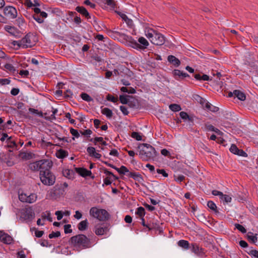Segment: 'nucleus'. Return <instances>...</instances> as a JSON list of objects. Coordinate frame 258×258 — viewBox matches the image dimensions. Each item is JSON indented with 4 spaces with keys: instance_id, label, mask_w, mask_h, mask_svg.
Instances as JSON below:
<instances>
[{
    "instance_id": "nucleus-1",
    "label": "nucleus",
    "mask_w": 258,
    "mask_h": 258,
    "mask_svg": "<svg viewBox=\"0 0 258 258\" xmlns=\"http://www.w3.org/2000/svg\"><path fill=\"white\" fill-rule=\"evenodd\" d=\"M111 32L115 36H119L126 41L131 47L136 49L144 50L149 44L148 41L143 37L139 38L138 42L140 43H138L132 36H128L124 33L116 31H111Z\"/></svg>"
},
{
    "instance_id": "nucleus-2",
    "label": "nucleus",
    "mask_w": 258,
    "mask_h": 258,
    "mask_svg": "<svg viewBox=\"0 0 258 258\" xmlns=\"http://www.w3.org/2000/svg\"><path fill=\"white\" fill-rule=\"evenodd\" d=\"M69 241L77 251L90 248L93 245L91 239L84 234L73 236Z\"/></svg>"
},
{
    "instance_id": "nucleus-3",
    "label": "nucleus",
    "mask_w": 258,
    "mask_h": 258,
    "mask_svg": "<svg viewBox=\"0 0 258 258\" xmlns=\"http://www.w3.org/2000/svg\"><path fill=\"white\" fill-rule=\"evenodd\" d=\"M142 147L139 152L140 158L143 161L154 160L157 156L155 148L149 144H143L139 147Z\"/></svg>"
},
{
    "instance_id": "nucleus-4",
    "label": "nucleus",
    "mask_w": 258,
    "mask_h": 258,
    "mask_svg": "<svg viewBox=\"0 0 258 258\" xmlns=\"http://www.w3.org/2000/svg\"><path fill=\"white\" fill-rule=\"evenodd\" d=\"M89 213L91 216L97 219L100 221L108 220L110 217L108 212L105 209L92 207L90 209Z\"/></svg>"
},
{
    "instance_id": "nucleus-5",
    "label": "nucleus",
    "mask_w": 258,
    "mask_h": 258,
    "mask_svg": "<svg viewBox=\"0 0 258 258\" xmlns=\"http://www.w3.org/2000/svg\"><path fill=\"white\" fill-rule=\"evenodd\" d=\"M40 175V179L42 183L46 185H53L55 181V177L51 172H44Z\"/></svg>"
},
{
    "instance_id": "nucleus-6",
    "label": "nucleus",
    "mask_w": 258,
    "mask_h": 258,
    "mask_svg": "<svg viewBox=\"0 0 258 258\" xmlns=\"http://www.w3.org/2000/svg\"><path fill=\"white\" fill-rule=\"evenodd\" d=\"M32 34L28 33L21 39V47L23 48L32 47L35 44V41L32 40L33 37Z\"/></svg>"
},
{
    "instance_id": "nucleus-7",
    "label": "nucleus",
    "mask_w": 258,
    "mask_h": 258,
    "mask_svg": "<svg viewBox=\"0 0 258 258\" xmlns=\"http://www.w3.org/2000/svg\"><path fill=\"white\" fill-rule=\"evenodd\" d=\"M191 251L200 257L203 258L206 256V250L196 243H191Z\"/></svg>"
},
{
    "instance_id": "nucleus-8",
    "label": "nucleus",
    "mask_w": 258,
    "mask_h": 258,
    "mask_svg": "<svg viewBox=\"0 0 258 258\" xmlns=\"http://www.w3.org/2000/svg\"><path fill=\"white\" fill-rule=\"evenodd\" d=\"M21 218L24 220H32L35 217V213L31 207L25 208L21 211Z\"/></svg>"
},
{
    "instance_id": "nucleus-9",
    "label": "nucleus",
    "mask_w": 258,
    "mask_h": 258,
    "mask_svg": "<svg viewBox=\"0 0 258 258\" xmlns=\"http://www.w3.org/2000/svg\"><path fill=\"white\" fill-rule=\"evenodd\" d=\"M4 13L10 19H15L17 16V11L15 8L12 6H7L4 8Z\"/></svg>"
},
{
    "instance_id": "nucleus-10",
    "label": "nucleus",
    "mask_w": 258,
    "mask_h": 258,
    "mask_svg": "<svg viewBox=\"0 0 258 258\" xmlns=\"http://www.w3.org/2000/svg\"><path fill=\"white\" fill-rule=\"evenodd\" d=\"M41 166H40V174H43L44 172H48L50 171V169L52 165V163L51 161L48 160H41V163H40Z\"/></svg>"
},
{
    "instance_id": "nucleus-11",
    "label": "nucleus",
    "mask_w": 258,
    "mask_h": 258,
    "mask_svg": "<svg viewBox=\"0 0 258 258\" xmlns=\"http://www.w3.org/2000/svg\"><path fill=\"white\" fill-rule=\"evenodd\" d=\"M151 42L156 45H163L165 42V37L161 33L155 32L154 38L150 39Z\"/></svg>"
},
{
    "instance_id": "nucleus-12",
    "label": "nucleus",
    "mask_w": 258,
    "mask_h": 258,
    "mask_svg": "<svg viewBox=\"0 0 258 258\" xmlns=\"http://www.w3.org/2000/svg\"><path fill=\"white\" fill-rule=\"evenodd\" d=\"M59 185H55L54 189L50 191V195L52 197L56 198L64 195L66 190Z\"/></svg>"
},
{
    "instance_id": "nucleus-13",
    "label": "nucleus",
    "mask_w": 258,
    "mask_h": 258,
    "mask_svg": "<svg viewBox=\"0 0 258 258\" xmlns=\"http://www.w3.org/2000/svg\"><path fill=\"white\" fill-rule=\"evenodd\" d=\"M13 238L9 234L5 233L3 231H0V241L6 244L12 243Z\"/></svg>"
},
{
    "instance_id": "nucleus-14",
    "label": "nucleus",
    "mask_w": 258,
    "mask_h": 258,
    "mask_svg": "<svg viewBox=\"0 0 258 258\" xmlns=\"http://www.w3.org/2000/svg\"><path fill=\"white\" fill-rule=\"evenodd\" d=\"M173 75L175 79L178 80L180 79H183L184 78L189 77L187 73H183L179 70H174L173 71Z\"/></svg>"
},
{
    "instance_id": "nucleus-15",
    "label": "nucleus",
    "mask_w": 258,
    "mask_h": 258,
    "mask_svg": "<svg viewBox=\"0 0 258 258\" xmlns=\"http://www.w3.org/2000/svg\"><path fill=\"white\" fill-rule=\"evenodd\" d=\"M75 10L85 17L88 20L91 18L89 12L85 7L83 6H78L76 8Z\"/></svg>"
},
{
    "instance_id": "nucleus-16",
    "label": "nucleus",
    "mask_w": 258,
    "mask_h": 258,
    "mask_svg": "<svg viewBox=\"0 0 258 258\" xmlns=\"http://www.w3.org/2000/svg\"><path fill=\"white\" fill-rule=\"evenodd\" d=\"M41 163V160L37 161L32 163H30L28 165L29 169L31 171L35 172L38 171L40 170V166H41L40 163Z\"/></svg>"
},
{
    "instance_id": "nucleus-17",
    "label": "nucleus",
    "mask_w": 258,
    "mask_h": 258,
    "mask_svg": "<svg viewBox=\"0 0 258 258\" xmlns=\"http://www.w3.org/2000/svg\"><path fill=\"white\" fill-rule=\"evenodd\" d=\"M76 170L77 173L83 177L91 176L92 175V172L90 170H88L84 168H76Z\"/></svg>"
},
{
    "instance_id": "nucleus-18",
    "label": "nucleus",
    "mask_w": 258,
    "mask_h": 258,
    "mask_svg": "<svg viewBox=\"0 0 258 258\" xmlns=\"http://www.w3.org/2000/svg\"><path fill=\"white\" fill-rule=\"evenodd\" d=\"M109 231V228L107 226L104 227H95V233L97 235H102L106 233Z\"/></svg>"
},
{
    "instance_id": "nucleus-19",
    "label": "nucleus",
    "mask_w": 258,
    "mask_h": 258,
    "mask_svg": "<svg viewBox=\"0 0 258 258\" xmlns=\"http://www.w3.org/2000/svg\"><path fill=\"white\" fill-rule=\"evenodd\" d=\"M168 61L174 66L175 67H178L180 64V61L175 56L172 55H170L167 58Z\"/></svg>"
},
{
    "instance_id": "nucleus-20",
    "label": "nucleus",
    "mask_w": 258,
    "mask_h": 258,
    "mask_svg": "<svg viewBox=\"0 0 258 258\" xmlns=\"http://www.w3.org/2000/svg\"><path fill=\"white\" fill-rule=\"evenodd\" d=\"M204 130L206 132H214L216 133L220 132L219 129L215 127L213 125L210 124L209 122L205 123Z\"/></svg>"
},
{
    "instance_id": "nucleus-21",
    "label": "nucleus",
    "mask_w": 258,
    "mask_h": 258,
    "mask_svg": "<svg viewBox=\"0 0 258 258\" xmlns=\"http://www.w3.org/2000/svg\"><path fill=\"white\" fill-rule=\"evenodd\" d=\"M234 96L236 97L238 99L241 101L245 100L246 96L244 93L238 90H235L233 91Z\"/></svg>"
},
{
    "instance_id": "nucleus-22",
    "label": "nucleus",
    "mask_w": 258,
    "mask_h": 258,
    "mask_svg": "<svg viewBox=\"0 0 258 258\" xmlns=\"http://www.w3.org/2000/svg\"><path fill=\"white\" fill-rule=\"evenodd\" d=\"M68 156V151L63 149H59L56 153V156L59 159H63Z\"/></svg>"
},
{
    "instance_id": "nucleus-23",
    "label": "nucleus",
    "mask_w": 258,
    "mask_h": 258,
    "mask_svg": "<svg viewBox=\"0 0 258 258\" xmlns=\"http://www.w3.org/2000/svg\"><path fill=\"white\" fill-rule=\"evenodd\" d=\"M194 78L198 81H209L210 80L209 77L206 74L201 75L200 74H196L194 75Z\"/></svg>"
},
{
    "instance_id": "nucleus-24",
    "label": "nucleus",
    "mask_w": 258,
    "mask_h": 258,
    "mask_svg": "<svg viewBox=\"0 0 258 258\" xmlns=\"http://www.w3.org/2000/svg\"><path fill=\"white\" fill-rule=\"evenodd\" d=\"M247 238L249 242L252 243H255L257 241L256 234L254 235L253 233L251 232H248L247 234Z\"/></svg>"
},
{
    "instance_id": "nucleus-25",
    "label": "nucleus",
    "mask_w": 258,
    "mask_h": 258,
    "mask_svg": "<svg viewBox=\"0 0 258 258\" xmlns=\"http://www.w3.org/2000/svg\"><path fill=\"white\" fill-rule=\"evenodd\" d=\"M178 245L186 249L191 248V246H189V243L188 241L185 240H180L178 242Z\"/></svg>"
},
{
    "instance_id": "nucleus-26",
    "label": "nucleus",
    "mask_w": 258,
    "mask_h": 258,
    "mask_svg": "<svg viewBox=\"0 0 258 258\" xmlns=\"http://www.w3.org/2000/svg\"><path fill=\"white\" fill-rule=\"evenodd\" d=\"M62 174L64 177L69 179L73 178L74 176V173L73 171L68 169L63 170L62 171Z\"/></svg>"
},
{
    "instance_id": "nucleus-27",
    "label": "nucleus",
    "mask_w": 258,
    "mask_h": 258,
    "mask_svg": "<svg viewBox=\"0 0 258 258\" xmlns=\"http://www.w3.org/2000/svg\"><path fill=\"white\" fill-rule=\"evenodd\" d=\"M128 177L133 178L134 179L139 181L140 179H142V175L139 173L135 172H130L127 175Z\"/></svg>"
},
{
    "instance_id": "nucleus-28",
    "label": "nucleus",
    "mask_w": 258,
    "mask_h": 258,
    "mask_svg": "<svg viewBox=\"0 0 258 258\" xmlns=\"http://www.w3.org/2000/svg\"><path fill=\"white\" fill-rule=\"evenodd\" d=\"M88 225V222L87 221V220L86 219L85 220L82 221L79 223V224L78 225V228L79 230L83 231L87 229Z\"/></svg>"
},
{
    "instance_id": "nucleus-29",
    "label": "nucleus",
    "mask_w": 258,
    "mask_h": 258,
    "mask_svg": "<svg viewBox=\"0 0 258 258\" xmlns=\"http://www.w3.org/2000/svg\"><path fill=\"white\" fill-rule=\"evenodd\" d=\"M101 113L105 115L107 118H110L112 117L113 113L111 109L105 107L102 109Z\"/></svg>"
},
{
    "instance_id": "nucleus-30",
    "label": "nucleus",
    "mask_w": 258,
    "mask_h": 258,
    "mask_svg": "<svg viewBox=\"0 0 258 258\" xmlns=\"http://www.w3.org/2000/svg\"><path fill=\"white\" fill-rule=\"evenodd\" d=\"M148 226L149 230L153 229L158 230L160 229L159 223L156 222H150V223L148 224Z\"/></svg>"
},
{
    "instance_id": "nucleus-31",
    "label": "nucleus",
    "mask_w": 258,
    "mask_h": 258,
    "mask_svg": "<svg viewBox=\"0 0 258 258\" xmlns=\"http://www.w3.org/2000/svg\"><path fill=\"white\" fill-rule=\"evenodd\" d=\"M246 252L252 257L258 258V250L250 248L246 250Z\"/></svg>"
},
{
    "instance_id": "nucleus-32",
    "label": "nucleus",
    "mask_w": 258,
    "mask_h": 258,
    "mask_svg": "<svg viewBox=\"0 0 258 258\" xmlns=\"http://www.w3.org/2000/svg\"><path fill=\"white\" fill-rule=\"evenodd\" d=\"M207 206L215 213H218L216 204L212 201L208 202Z\"/></svg>"
},
{
    "instance_id": "nucleus-33",
    "label": "nucleus",
    "mask_w": 258,
    "mask_h": 258,
    "mask_svg": "<svg viewBox=\"0 0 258 258\" xmlns=\"http://www.w3.org/2000/svg\"><path fill=\"white\" fill-rule=\"evenodd\" d=\"M145 213V209L142 207L138 208L136 212V214L138 215L140 218L144 217Z\"/></svg>"
},
{
    "instance_id": "nucleus-34",
    "label": "nucleus",
    "mask_w": 258,
    "mask_h": 258,
    "mask_svg": "<svg viewBox=\"0 0 258 258\" xmlns=\"http://www.w3.org/2000/svg\"><path fill=\"white\" fill-rule=\"evenodd\" d=\"M127 97L133 98L131 96L123 95H121L119 96V100L120 102L123 104H127L128 101Z\"/></svg>"
},
{
    "instance_id": "nucleus-35",
    "label": "nucleus",
    "mask_w": 258,
    "mask_h": 258,
    "mask_svg": "<svg viewBox=\"0 0 258 258\" xmlns=\"http://www.w3.org/2000/svg\"><path fill=\"white\" fill-rule=\"evenodd\" d=\"M27 203H33L36 201L37 196L35 194H31L29 196H27Z\"/></svg>"
},
{
    "instance_id": "nucleus-36",
    "label": "nucleus",
    "mask_w": 258,
    "mask_h": 258,
    "mask_svg": "<svg viewBox=\"0 0 258 258\" xmlns=\"http://www.w3.org/2000/svg\"><path fill=\"white\" fill-rule=\"evenodd\" d=\"M115 170L120 174H125L126 172H130L128 169L124 166L122 165L120 168H115Z\"/></svg>"
},
{
    "instance_id": "nucleus-37",
    "label": "nucleus",
    "mask_w": 258,
    "mask_h": 258,
    "mask_svg": "<svg viewBox=\"0 0 258 258\" xmlns=\"http://www.w3.org/2000/svg\"><path fill=\"white\" fill-rule=\"evenodd\" d=\"M4 68L6 70H7V71H9V72H10L11 73H14L16 71V69L11 63H6L4 65Z\"/></svg>"
},
{
    "instance_id": "nucleus-38",
    "label": "nucleus",
    "mask_w": 258,
    "mask_h": 258,
    "mask_svg": "<svg viewBox=\"0 0 258 258\" xmlns=\"http://www.w3.org/2000/svg\"><path fill=\"white\" fill-rule=\"evenodd\" d=\"M169 107L170 110L174 112L179 111L181 109L180 106L177 104H171Z\"/></svg>"
},
{
    "instance_id": "nucleus-39",
    "label": "nucleus",
    "mask_w": 258,
    "mask_h": 258,
    "mask_svg": "<svg viewBox=\"0 0 258 258\" xmlns=\"http://www.w3.org/2000/svg\"><path fill=\"white\" fill-rule=\"evenodd\" d=\"M80 96L83 100L87 102H90L93 100L92 97L86 93H82Z\"/></svg>"
},
{
    "instance_id": "nucleus-40",
    "label": "nucleus",
    "mask_w": 258,
    "mask_h": 258,
    "mask_svg": "<svg viewBox=\"0 0 258 258\" xmlns=\"http://www.w3.org/2000/svg\"><path fill=\"white\" fill-rule=\"evenodd\" d=\"M90 142H93L95 145H97V142H99L100 144L102 141H103V138L102 137H95L94 139H89Z\"/></svg>"
},
{
    "instance_id": "nucleus-41",
    "label": "nucleus",
    "mask_w": 258,
    "mask_h": 258,
    "mask_svg": "<svg viewBox=\"0 0 258 258\" xmlns=\"http://www.w3.org/2000/svg\"><path fill=\"white\" fill-rule=\"evenodd\" d=\"M5 29L6 31L10 33L12 35H15V32L16 30L14 27H12L10 26H6L5 27Z\"/></svg>"
},
{
    "instance_id": "nucleus-42",
    "label": "nucleus",
    "mask_w": 258,
    "mask_h": 258,
    "mask_svg": "<svg viewBox=\"0 0 258 258\" xmlns=\"http://www.w3.org/2000/svg\"><path fill=\"white\" fill-rule=\"evenodd\" d=\"M131 137L137 141H141L142 140V136L138 132H133L132 133Z\"/></svg>"
},
{
    "instance_id": "nucleus-43",
    "label": "nucleus",
    "mask_w": 258,
    "mask_h": 258,
    "mask_svg": "<svg viewBox=\"0 0 258 258\" xmlns=\"http://www.w3.org/2000/svg\"><path fill=\"white\" fill-rule=\"evenodd\" d=\"M42 219H47L49 221L52 222V218L50 216V213L49 212H46L45 213H43L41 216Z\"/></svg>"
},
{
    "instance_id": "nucleus-44",
    "label": "nucleus",
    "mask_w": 258,
    "mask_h": 258,
    "mask_svg": "<svg viewBox=\"0 0 258 258\" xmlns=\"http://www.w3.org/2000/svg\"><path fill=\"white\" fill-rule=\"evenodd\" d=\"M103 171H104V173L106 175H111L113 178V179L112 180H117L118 179V178L117 176H116L115 175H114L113 173H112L111 171H108L107 169H106V168L103 169Z\"/></svg>"
},
{
    "instance_id": "nucleus-45",
    "label": "nucleus",
    "mask_w": 258,
    "mask_h": 258,
    "mask_svg": "<svg viewBox=\"0 0 258 258\" xmlns=\"http://www.w3.org/2000/svg\"><path fill=\"white\" fill-rule=\"evenodd\" d=\"M220 199L226 203L230 202L232 200V198L231 197H230L229 196L227 195H224L223 194V196H222L220 197Z\"/></svg>"
},
{
    "instance_id": "nucleus-46",
    "label": "nucleus",
    "mask_w": 258,
    "mask_h": 258,
    "mask_svg": "<svg viewBox=\"0 0 258 258\" xmlns=\"http://www.w3.org/2000/svg\"><path fill=\"white\" fill-rule=\"evenodd\" d=\"M235 227L237 229L241 232L242 233H245L246 232L245 228L242 225L239 224H235Z\"/></svg>"
},
{
    "instance_id": "nucleus-47",
    "label": "nucleus",
    "mask_w": 258,
    "mask_h": 258,
    "mask_svg": "<svg viewBox=\"0 0 258 258\" xmlns=\"http://www.w3.org/2000/svg\"><path fill=\"white\" fill-rule=\"evenodd\" d=\"M60 236V232L59 231L52 232L48 235L49 238L52 239L55 237H58Z\"/></svg>"
},
{
    "instance_id": "nucleus-48",
    "label": "nucleus",
    "mask_w": 258,
    "mask_h": 258,
    "mask_svg": "<svg viewBox=\"0 0 258 258\" xmlns=\"http://www.w3.org/2000/svg\"><path fill=\"white\" fill-rule=\"evenodd\" d=\"M229 150L231 153L236 155L238 151H239V149L235 145L232 144Z\"/></svg>"
},
{
    "instance_id": "nucleus-49",
    "label": "nucleus",
    "mask_w": 258,
    "mask_h": 258,
    "mask_svg": "<svg viewBox=\"0 0 258 258\" xmlns=\"http://www.w3.org/2000/svg\"><path fill=\"white\" fill-rule=\"evenodd\" d=\"M106 99L108 101L112 102L113 103H115V102H116L118 101L117 98H116V97L113 96L112 95H111L110 94H108L106 96Z\"/></svg>"
},
{
    "instance_id": "nucleus-50",
    "label": "nucleus",
    "mask_w": 258,
    "mask_h": 258,
    "mask_svg": "<svg viewBox=\"0 0 258 258\" xmlns=\"http://www.w3.org/2000/svg\"><path fill=\"white\" fill-rule=\"evenodd\" d=\"M155 32H156V31L151 29L150 31H148L146 35L147 37V38H148L150 39H152V38H154Z\"/></svg>"
},
{
    "instance_id": "nucleus-51",
    "label": "nucleus",
    "mask_w": 258,
    "mask_h": 258,
    "mask_svg": "<svg viewBox=\"0 0 258 258\" xmlns=\"http://www.w3.org/2000/svg\"><path fill=\"white\" fill-rule=\"evenodd\" d=\"M64 233H71L72 232V229H71V225L70 224H67L64 226Z\"/></svg>"
},
{
    "instance_id": "nucleus-52",
    "label": "nucleus",
    "mask_w": 258,
    "mask_h": 258,
    "mask_svg": "<svg viewBox=\"0 0 258 258\" xmlns=\"http://www.w3.org/2000/svg\"><path fill=\"white\" fill-rule=\"evenodd\" d=\"M95 151V148L93 147H89L87 149V153L91 157H92L93 155L94 154Z\"/></svg>"
},
{
    "instance_id": "nucleus-53",
    "label": "nucleus",
    "mask_w": 258,
    "mask_h": 258,
    "mask_svg": "<svg viewBox=\"0 0 258 258\" xmlns=\"http://www.w3.org/2000/svg\"><path fill=\"white\" fill-rule=\"evenodd\" d=\"M124 22L126 23L127 25L131 28H132L134 26L133 20L131 19H129L128 17L126 19H125Z\"/></svg>"
},
{
    "instance_id": "nucleus-54",
    "label": "nucleus",
    "mask_w": 258,
    "mask_h": 258,
    "mask_svg": "<svg viewBox=\"0 0 258 258\" xmlns=\"http://www.w3.org/2000/svg\"><path fill=\"white\" fill-rule=\"evenodd\" d=\"M27 195L26 194H21L19 195V200L22 202H27Z\"/></svg>"
},
{
    "instance_id": "nucleus-55",
    "label": "nucleus",
    "mask_w": 258,
    "mask_h": 258,
    "mask_svg": "<svg viewBox=\"0 0 258 258\" xmlns=\"http://www.w3.org/2000/svg\"><path fill=\"white\" fill-rule=\"evenodd\" d=\"M70 133L73 136H74L76 138H78L80 137V134L78 133V131L73 128H70Z\"/></svg>"
},
{
    "instance_id": "nucleus-56",
    "label": "nucleus",
    "mask_w": 258,
    "mask_h": 258,
    "mask_svg": "<svg viewBox=\"0 0 258 258\" xmlns=\"http://www.w3.org/2000/svg\"><path fill=\"white\" fill-rule=\"evenodd\" d=\"M11 81L9 79H1L0 84L2 85H8L10 83Z\"/></svg>"
},
{
    "instance_id": "nucleus-57",
    "label": "nucleus",
    "mask_w": 258,
    "mask_h": 258,
    "mask_svg": "<svg viewBox=\"0 0 258 258\" xmlns=\"http://www.w3.org/2000/svg\"><path fill=\"white\" fill-rule=\"evenodd\" d=\"M156 171L158 173L162 174L165 177H167L168 176V173H166L164 169H157Z\"/></svg>"
},
{
    "instance_id": "nucleus-58",
    "label": "nucleus",
    "mask_w": 258,
    "mask_h": 258,
    "mask_svg": "<svg viewBox=\"0 0 258 258\" xmlns=\"http://www.w3.org/2000/svg\"><path fill=\"white\" fill-rule=\"evenodd\" d=\"M120 109L121 111L122 112V113L124 115H127L128 114L129 111L127 110V109L125 106H120Z\"/></svg>"
},
{
    "instance_id": "nucleus-59",
    "label": "nucleus",
    "mask_w": 258,
    "mask_h": 258,
    "mask_svg": "<svg viewBox=\"0 0 258 258\" xmlns=\"http://www.w3.org/2000/svg\"><path fill=\"white\" fill-rule=\"evenodd\" d=\"M72 95H73V94H72L71 91L70 90H66V91L64 92V94H63L64 97L65 98H68L71 97Z\"/></svg>"
},
{
    "instance_id": "nucleus-60",
    "label": "nucleus",
    "mask_w": 258,
    "mask_h": 258,
    "mask_svg": "<svg viewBox=\"0 0 258 258\" xmlns=\"http://www.w3.org/2000/svg\"><path fill=\"white\" fill-rule=\"evenodd\" d=\"M179 115L180 117L183 119H186L189 117L188 114L184 111L180 112Z\"/></svg>"
},
{
    "instance_id": "nucleus-61",
    "label": "nucleus",
    "mask_w": 258,
    "mask_h": 258,
    "mask_svg": "<svg viewBox=\"0 0 258 258\" xmlns=\"http://www.w3.org/2000/svg\"><path fill=\"white\" fill-rule=\"evenodd\" d=\"M20 92V90L18 88H13L11 91V94L13 96L17 95Z\"/></svg>"
},
{
    "instance_id": "nucleus-62",
    "label": "nucleus",
    "mask_w": 258,
    "mask_h": 258,
    "mask_svg": "<svg viewBox=\"0 0 258 258\" xmlns=\"http://www.w3.org/2000/svg\"><path fill=\"white\" fill-rule=\"evenodd\" d=\"M19 74L21 75V76H24V77H27L29 75V72L27 70H22L20 71V72L19 73Z\"/></svg>"
},
{
    "instance_id": "nucleus-63",
    "label": "nucleus",
    "mask_w": 258,
    "mask_h": 258,
    "mask_svg": "<svg viewBox=\"0 0 258 258\" xmlns=\"http://www.w3.org/2000/svg\"><path fill=\"white\" fill-rule=\"evenodd\" d=\"M55 214L57 216V219L60 220L63 217L62 212L60 211H57L55 212Z\"/></svg>"
},
{
    "instance_id": "nucleus-64",
    "label": "nucleus",
    "mask_w": 258,
    "mask_h": 258,
    "mask_svg": "<svg viewBox=\"0 0 258 258\" xmlns=\"http://www.w3.org/2000/svg\"><path fill=\"white\" fill-rule=\"evenodd\" d=\"M33 17L34 19L39 23H42L44 21L43 20L42 18H40L37 15H34Z\"/></svg>"
}]
</instances>
